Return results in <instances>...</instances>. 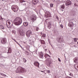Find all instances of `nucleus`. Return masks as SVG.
<instances>
[{
	"instance_id": "1",
	"label": "nucleus",
	"mask_w": 78,
	"mask_h": 78,
	"mask_svg": "<svg viewBox=\"0 0 78 78\" xmlns=\"http://www.w3.org/2000/svg\"><path fill=\"white\" fill-rule=\"evenodd\" d=\"M22 21V19L19 17H16L13 21V23L15 25L19 26L21 23Z\"/></svg>"
},
{
	"instance_id": "2",
	"label": "nucleus",
	"mask_w": 78,
	"mask_h": 78,
	"mask_svg": "<svg viewBox=\"0 0 78 78\" xmlns=\"http://www.w3.org/2000/svg\"><path fill=\"white\" fill-rule=\"evenodd\" d=\"M25 69L22 68V67L19 66L16 71V73H24Z\"/></svg>"
},
{
	"instance_id": "3",
	"label": "nucleus",
	"mask_w": 78,
	"mask_h": 78,
	"mask_svg": "<svg viewBox=\"0 0 78 78\" xmlns=\"http://www.w3.org/2000/svg\"><path fill=\"white\" fill-rule=\"evenodd\" d=\"M11 9L15 12H16L18 11V6L16 5H13L12 6Z\"/></svg>"
},
{
	"instance_id": "4",
	"label": "nucleus",
	"mask_w": 78,
	"mask_h": 78,
	"mask_svg": "<svg viewBox=\"0 0 78 78\" xmlns=\"http://www.w3.org/2000/svg\"><path fill=\"white\" fill-rule=\"evenodd\" d=\"M33 33L32 31L31 30H28L27 31L26 33V35L28 37H30V36L31 35H33Z\"/></svg>"
},
{
	"instance_id": "5",
	"label": "nucleus",
	"mask_w": 78,
	"mask_h": 78,
	"mask_svg": "<svg viewBox=\"0 0 78 78\" xmlns=\"http://www.w3.org/2000/svg\"><path fill=\"white\" fill-rule=\"evenodd\" d=\"M47 61L48 62L47 65L50 67V66H51V63L53 62V60L51 58H49L47 59Z\"/></svg>"
},
{
	"instance_id": "6",
	"label": "nucleus",
	"mask_w": 78,
	"mask_h": 78,
	"mask_svg": "<svg viewBox=\"0 0 78 78\" xmlns=\"http://www.w3.org/2000/svg\"><path fill=\"white\" fill-rule=\"evenodd\" d=\"M36 16L35 15H32L30 17V20L32 22H34L36 20Z\"/></svg>"
},
{
	"instance_id": "7",
	"label": "nucleus",
	"mask_w": 78,
	"mask_h": 78,
	"mask_svg": "<svg viewBox=\"0 0 78 78\" xmlns=\"http://www.w3.org/2000/svg\"><path fill=\"white\" fill-rule=\"evenodd\" d=\"M6 24L7 28H11L13 25V24H12L11 25V23L10 22L8 21H6Z\"/></svg>"
},
{
	"instance_id": "8",
	"label": "nucleus",
	"mask_w": 78,
	"mask_h": 78,
	"mask_svg": "<svg viewBox=\"0 0 78 78\" xmlns=\"http://www.w3.org/2000/svg\"><path fill=\"white\" fill-rule=\"evenodd\" d=\"M6 38H2L1 41V43L2 44H6Z\"/></svg>"
},
{
	"instance_id": "9",
	"label": "nucleus",
	"mask_w": 78,
	"mask_h": 78,
	"mask_svg": "<svg viewBox=\"0 0 78 78\" xmlns=\"http://www.w3.org/2000/svg\"><path fill=\"white\" fill-rule=\"evenodd\" d=\"M18 34L19 35L21 36H25V32L23 31H21L20 30H19L18 31Z\"/></svg>"
},
{
	"instance_id": "10",
	"label": "nucleus",
	"mask_w": 78,
	"mask_h": 78,
	"mask_svg": "<svg viewBox=\"0 0 78 78\" xmlns=\"http://www.w3.org/2000/svg\"><path fill=\"white\" fill-rule=\"evenodd\" d=\"M34 40H35L34 38L30 37V41L31 42V43H30V44L31 45H34Z\"/></svg>"
},
{
	"instance_id": "11",
	"label": "nucleus",
	"mask_w": 78,
	"mask_h": 78,
	"mask_svg": "<svg viewBox=\"0 0 78 78\" xmlns=\"http://www.w3.org/2000/svg\"><path fill=\"white\" fill-rule=\"evenodd\" d=\"M34 64L36 67H37L39 68V63L38 62L36 61H35L34 63Z\"/></svg>"
},
{
	"instance_id": "12",
	"label": "nucleus",
	"mask_w": 78,
	"mask_h": 78,
	"mask_svg": "<svg viewBox=\"0 0 78 78\" xmlns=\"http://www.w3.org/2000/svg\"><path fill=\"white\" fill-rule=\"evenodd\" d=\"M39 56L40 58H43L44 57V53L42 52H40L39 54Z\"/></svg>"
},
{
	"instance_id": "13",
	"label": "nucleus",
	"mask_w": 78,
	"mask_h": 78,
	"mask_svg": "<svg viewBox=\"0 0 78 78\" xmlns=\"http://www.w3.org/2000/svg\"><path fill=\"white\" fill-rule=\"evenodd\" d=\"M65 3L66 6H69L72 4V2L70 1H67Z\"/></svg>"
},
{
	"instance_id": "14",
	"label": "nucleus",
	"mask_w": 78,
	"mask_h": 78,
	"mask_svg": "<svg viewBox=\"0 0 78 78\" xmlns=\"http://www.w3.org/2000/svg\"><path fill=\"white\" fill-rule=\"evenodd\" d=\"M63 39L61 38V37H60L58 40V41L59 43H61V42H63Z\"/></svg>"
},
{
	"instance_id": "15",
	"label": "nucleus",
	"mask_w": 78,
	"mask_h": 78,
	"mask_svg": "<svg viewBox=\"0 0 78 78\" xmlns=\"http://www.w3.org/2000/svg\"><path fill=\"white\" fill-rule=\"evenodd\" d=\"M38 2H39V1H38V0H32V3L33 5H36V4H37Z\"/></svg>"
},
{
	"instance_id": "16",
	"label": "nucleus",
	"mask_w": 78,
	"mask_h": 78,
	"mask_svg": "<svg viewBox=\"0 0 78 78\" xmlns=\"http://www.w3.org/2000/svg\"><path fill=\"white\" fill-rule=\"evenodd\" d=\"M46 16H47V17H50L51 14L49 12L47 11L45 13Z\"/></svg>"
},
{
	"instance_id": "17",
	"label": "nucleus",
	"mask_w": 78,
	"mask_h": 78,
	"mask_svg": "<svg viewBox=\"0 0 78 78\" xmlns=\"http://www.w3.org/2000/svg\"><path fill=\"white\" fill-rule=\"evenodd\" d=\"M25 1L23 0H21L20 1V3H21V4L23 5H26V4L25 2Z\"/></svg>"
},
{
	"instance_id": "18",
	"label": "nucleus",
	"mask_w": 78,
	"mask_h": 78,
	"mask_svg": "<svg viewBox=\"0 0 78 78\" xmlns=\"http://www.w3.org/2000/svg\"><path fill=\"white\" fill-rule=\"evenodd\" d=\"M73 25V22H69L68 24V26L69 27H72V24Z\"/></svg>"
},
{
	"instance_id": "19",
	"label": "nucleus",
	"mask_w": 78,
	"mask_h": 78,
	"mask_svg": "<svg viewBox=\"0 0 78 78\" xmlns=\"http://www.w3.org/2000/svg\"><path fill=\"white\" fill-rule=\"evenodd\" d=\"M73 61H74V62L76 63V62H77V61H78V58L77 57H76L74 58Z\"/></svg>"
},
{
	"instance_id": "20",
	"label": "nucleus",
	"mask_w": 78,
	"mask_h": 78,
	"mask_svg": "<svg viewBox=\"0 0 78 78\" xmlns=\"http://www.w3.org/2000/svg\"><path fill=\"white\" fill-rule=\"evenodd\" d=\"M11 48H9L8 49L7 53H11Z\"/></svg>"
},
{
	"instance_id": "21",
	"label": "nucleus",
	"mask_w": 78,
	"mask_h": 78,
	"mask_svg": "<svg viewBox=\"0 0 78 78\" xmlns=\"http://www.w3.org/2000/svg\"><path fill=\"white\" fill-rule=\"evenodd\" d=\"M23 25L25 27H27L28 25V23L27 22H25L23 23Z\"/></svg>"
},
{
	"instance_id": "22",
	"label": "nucleus",
	"mask_w": 78,
	"mask_h": 78,
	"mask_svg": "<svg viewBox=\"0 0 78 78\" xmlns=\"http://www.w3.org/2000/svg\"><path fill=\"white\" fill-rule=\"evenodd\" d=\"M48 56H49V57H50V56L49 55H48V54H45V55H44V57H45V58H47L48 57Z\"/></svg>"
},
{
	"instance_id": "23",
	"label": "nucleus",
	"mask_w": 78,
	"mask_h": 78,
	"mask_svg": "<svg viewBox=\"0 0 78 78\" xmlns=\"http://www.w3.org/2000/svg\"><path fill=\"white\" fill-rule=\"evenodd\" d=\"M41 44H43V45H45V42L44 41L41 40Z\"/></svg>"
},
{
	"instance_id": "24",
	"label": "nucleus",
	"mask_w": 78,
	"mask_h": 78,
	"mask_svg": "<svg viewBox=\"0 0 78 78\" xmlns=\"http://www.w3.org/2000/svg\"><path fill=\"white\" fill-rule=\"evenodd\" d=\"M51 22H50L48 23V28H50L51 27Z\"/></svg>"
},
{
	"instance_id": "25",
	"label": "nucleus",
	"mask_w": 78,
	"mask_h": 78,
	"mask_svg": "<svg viewBox=\"0 0 78 78\" xmlns=\"http://www.w3.org/2000/svg\"><path fill=\"white\" fill-rule=\"evenodd\" d=\"M41 34L42 35V37H45V34H42V33H41Z\"/></svg>"
},
{
	"instance_id": "26",
	"label": "nucleus",
	"mask_w": 78,
	"mask_h": 78,
	"mask_svg": "<svg viewBox=\"0 0 78 78\" xmlns=\"http://www.w3.org/2000/svg\"><path fill=\"white\" fill-rule=\"evenodd\" d=\"M61 8L62 9H64V8H65V5H64V4H63L61 6Z\"/></svg>"
},
{
	"instance_id": "27",
	"label": "nucleus",
	"mask_w": 78,
	"mask_h": 78,
	"mask_svg": "<svg viewBox=\"0 0 78 78\" xmlns=\"http://www.w3.org/2000/svg\"><path fill=\"white\" fill-rule=\"evenodd\" d=\"M23 59L24 62H25H25H26L27 61V60H26V59L25 58H23Z\"/></svg>"
},
{
	"instance_id": "28",
	"label": "nucleus",
	"mask_w": 78,
	"mask_h": 78,
	"mask_svg": "<svg viewBox=\"0 0 78 78\" xmlns=\"http://www.w3.org/2000/svg\"><path fill=\"white\" fill-rule=\"evenodd\" d=\"M69 75L71 76H72L73 77H74V76H73V74L72 73H70L69 74Z\"/></svg>"
},
{
	"instance_id": "29",
	"label": "nucleus",
	"mask_w": 78,
	"mask_h": 78,
	"mask_svg": "<svg viewBox=\"0 0 78 78\" xmlns=\"http://www.w3.org/2000/svg\"><path fill=\"white\" fill-rule=\"evenodd\" d=\"M0 27L2 28V30H3L4 28V27L3 26H2V25H0Z\"/></svg>"
},
{
	"instance_id": "30",
	"label": "nucleus",
	"mask_w": 78,
	"mask_h": 78,
	"mask_svg": "<svg viewBox=\"0 0 78 78\" xmlns=\"http://www.w3.org/2000/svg\"><path fill=\"white\" fill-rule=\"evenodd\" d=\"M12 33H14L15 34H16V31H15V30H12Z\"/></svg>"
},
{
	"instance_id": "31",
	"label": "nucleus",
	"mask_w": 78,
	"mask_h": 78,
	"mask_svg": "<svg viewBox=\"0 0 78 78\" xmlns=\"http://www.w3.org/2000/svg\"><path fill=\"white\" fill-rule=\"evenodd\" d=\"M73 39L74 40V42H77V38H73Z\"/></svg>"
},
{
	"instance_id": "32",
	"label": "nucleus",
	"mask_w": 78,
	"mask_h": 78,
	"mask_svg": "<svg viewBox=\"0 0 78 78\" xmlns=\"http://www.w3.org/2000/svg\"><path fill=\"white\" fill-rule=\"evenodd\" d=\"M46 71L47 73H50V70H46Z\"/></svg>"
},
{
	"instance_id": "33",
	"label": "nucleus",
	"mask_w": 78,
	"mask_h": 78,
	"mask_svg": "<svg viewBox=\"0 0 78 78\" xmlns=\"http://www.w3.org/2000/svg\"><path fill=\"white\" fill-rule=\"evenodd\" d=\"M39 28L38 27H37L36 28V31H39Z\"/></svg>"
},
{
	"instance_id": "34",
	"label": "nucleus",
	"mask_w": 78,
	"mask_h": 78,
	"mask_svg": "<svg viewBox=\"0 0 78 78\" xmlns=\"http://www.w3.org/2000/svg\"><path fill=\"white\" fill-rule=\"evenodd\" d=\"M74 5L75 6L74 7H78V6H77V5H76V4L75 3L74 4Z\"/></svg>"
},
{
	"instance_id": "35",
	"label": "nucleus",
	"mask_w": 78,
	"mask_h": 78,
	"mask_svg": "<svg viewBox=\"0 0 78 78\" xmlns=\"http://www.w3.org/2000/svg\"><path fill=\"white\" fill-rule=\"evenodd\" d=\"M50 6L51 7H53V4H50Z\"/></svg>"
},
{
	"instance_id": "36",
	"label": "nucleus",
	"mask_w": 78,
	"mask_h": 78,
	"mask_svg": "<svg viewBox=\"0 0 78 78\" xmlns=\"http://www.w3.org/2000/svg\"><path fill=\"white\" fill-rule=\"evenodd\" d=\"M71 14H73L74 12H73V10H71Z\"/></svg>"
},
{
	"instance_id": "37",
	"label": "nucleus",
	"mask_w": 78,
	"mask_h": 78,
	"mask_svg": "<svg viewBox=\"0 0 78 78\" xmlns=\"http://www.w3.org/2000/svg\"><path fill=\"white\" fill-rule=\"evenodd\" d=\"M56 18L57 20H59V17H58L57 16H56Z\"/></svg>"
},
{
	"instance_id": "38",
	"label": "nucleus",
	"mask_w": 78,
	"mask_h": 78,
	"mask_svg": "<svg viewBox=\"0 0 78 78\" xmlns=\"http://www.w3.org/2000/svg\"><path fill=\"white\" fill-rule=\"evenodd\" d=\"M60 27H61V28H63V25H62V24H61Z\"/></svg>"
},
{
	"instance_id": "39",
	"label": "nucleus",
	"mask_w": 78,
	"mask_h": 78,
	"mask_svg": "<svg viewBox=\"0 0 78 78\" xmlns=\"http://www.w3.org/2000/svg\"><path fill=\"white\" fill-rule=\"evenodd\" d=\"M2 76H3L5 77V76H6V75L5 74H3V75H2Z\"/></svg>"
},
{
	"instance_id": "40",
	"label": "nucleus",
	"mask_w": 78,
	"mask_h": 78,
	"mask_svg": "<svg viewBox=\"0 0 78 78\" xmlns=\"http://www.w3.org/2000/svg\"><path fill=\"white\" fill-rule=\"evenodd\" d=\"M20 28H23V25H22L20 27Z\"/></svg>"
},
{
	"instance_id": "41",
	"label": "nucleus",
	"mask_w": 78,
	"mask_h": 78,
	"mask_svg": "<svg viewBox=\"0 0 78 78\" xmlns=\"http://www.w3.org/2000/svg\"><path fill=\"white\" fill-rule=\"evenodd\" d=\"M1 19H3L2 18V17L0 16V20H1Z\"/></svg>"
},
{
	"instance_id": "42",
	"label": "nucleus",
	"mask_w": 78,
	"mask_h": 78,
	"mask_svg": "<svg viewBox=\"0 0 78 78\" xmlns=\"http://www.w3.org/2000/svg\"><path fill=\"white\" fill-rule=\"evenodd\" d=\"M58 60L59 61V62H61V60H60V58H58Z\"/></svg>"
},
{
	"instance_id": "43",
	"label": "nucleus",
	"mask_w": 78,
	"mask_h": 78,
	"mask_svg": "<svg viewBox=\"0 0 78 78\" xmlns=\"http://www.w3.org/2000/svg\"><path fill=\"white\" fill-rule=\"evenodd\" d=\"M14 41H15V42H16V44H18V42H17V41H16V40H14Z\"/></svg>"
},
{
	"instance_id": "44",
	"label": "nucleus",
	"mask_w": 78,
	"mask_h": 78,
	"mask_svg": "<svg viewBox=\"0 0 78 78\" xmlns=\"http://www.w3.org/2000/svg\"><path fill=\"white\" fill-rule=\"evenodd\" d=\"M3 73H0V75H2V76H3Z\"/></svg>"
},
{
	"instance_id": "45",
	"label": "nucleus",
	"mask_w": 78,
	"mask_h": 78,
	"mask_svg": "<svg viewBox=\"0 0 78 78\" xmlns=\"http://www.w3.org/2000/svg\"><path fill=\"white\" fill-rule=\"evenodd\" d=\"M22 48V50H24V48H23L22 47V48Z\"/></svg>"
},
{
	"instance_id": "46",
	"label": "nucleus",
	"mask_w": 78,
	"mask_h": 78,
	"mask_svg": "<svg viewBox=\"0 0 78 78\" xmlns=\"http://www.w3.org/2000/svg\"><path fill=\"white\" fill-rule=\"evenodd\" d=\"M67 78H72V77H70L69 76H68Z\"/></svg>"
},
{
	"instance_id": "47",
	"label": "nucleus",
	"mask_w": 78,
	"mask_h": 78,
	"mask_svg": "<svg viewBox=\"0 0 78 78\" xmlns=\"http://www.w3.org/2000/svg\"><path fill=\"white\" fill-rule=\"evenodd\" d=\"M75 65H74V68L75 69H76V67H75Z\"/></svg>"
},
{
	"instance_id": "48",
	"label": "nucleus",
	"mask_w": 78,
	"mask_h": 78,
	"mask_svg": "<svg viewBox=\"0 0 78 78\" xmlns=\"http://www.w3.org/2000/svg\"><path fill=\"white\" fill-rule=\"evenodd\" d=\"M75 65H74V68L75 69H76V67H75Z\"/></svg>"
},
{
	"instance_id": "49",
	"label": "nucleus",
	"mask_w": 78,
	"mask_h": 78,
	"mask_svg": "<svg viewBox=\"0 0 78 78\" xmlns=\"http://www.w3.org/2000/svg\"><path fill=\"white\" fill-rule=\"evenodd\" d=\"M41 72H43V73H44V71H41Z\"/></svg>"
},
{
	"instance_id": "50",
	"label": "nucleus",
	"mask_w": 78,
	"mask_h": 78,
	"mask_svg": "<svg viewBox=\"0 0 78 78\" xmlns=\"http://www.w3.org/2000/svg\"><path fill=\"white\" fill-rule=\"evenodd\" d=\"M74 47H77L75 45H74Z\"/></svg>"
},
{
	"instance_id": "51",
	"label": "nucleus",
	"mask_w": 78,
	"mask_h": 78,
	"mask_svg": "<svg viewBox=\"0 0 78 78\" xmlns=\"http://www.w3.org/2000/svg\"><path fill=\"white\" fill-rule=\"evenodd\" d=\"M17 44H18L19 45H20V44H19V43H17Z\"/></svg>"
},
{
	"instance_id": "52",
	"label": "nucleus",
	"mask_w": 78,
	"mask_h": 78,
	"mask_svg": "<svg viewBox=\"0 0 78 78\" xmlns=\"http://www.w3.org/2000/svg\"><path fill=\"white\" fill-rule=\"evenodd\" d=\"M47 49H45V51H47Z\"/></svg>"
},
{
	"instance_id": "53",
	"label": "nucleus",
	"mask_w": 78,
	"mask_h": 78,
	"mask_svg": "<svg viewBox=\"0 0 78 78\" xmlns=\"http://www.w3.org/2000/svg\"><path fill=\"white\" fill-rule=\"evenodd\" d=\"M12 40H13L14 41L15 40V39H14L13 38H12Z\"/></svg>"
},
{
	"instance_id": "54",
	"label": "nucleus",
	"mask_w": 78,
	"mask_h": 78,
	"mask_svg": "<svg viewBox=\"0 0 78 78\" xmlns=\"http://www.w3.org/2000/svg\"><path fill=\"white\" fill-rule=\"evenodd\" d=\"M54 78H57L56 77V76H55Z\"/></svg>"
},
{
	"instance_id": "55",
	"label": "nucleus",
	"mask_w": 78,
	"mask_h": 78,
	"mask_svg": "<svg viewBox=\"0 0 78 78\" xmlns=\"http://www.w3.org/2000/svg\"><path fill=\"white\" fill-rule=\"evenodd\" d=\"M20 47L21 48H22V47L21 45H20Z\"/></svg>"
},
{
	"instance_id": "56",
	"label": "nucleus",
	"mask_w": 78,
	"mask_h": 78,
	"mask_svg": "<svg viewBox=\"0 0 78 78\" xmlns=\"http://www.w3.org/2000/svg\"><path fill=\"white\" fill-rule=\"evenodd\" d=\"M61 11H64V10H63V9H61Z\"/></svg>"
},
{
	"instance_id": "57",
	"label": "nucleus",
	"mask_w": 78,
	"mask_h": 78,
	"mask_svg": "<svg viewBox=\"0 0 78 78\" xmlns=\"http://www.w3.org/2000/svg\"><path fill=\"white\" fill-rule=\"evenodd\" d=\"M47 5H48V4H47V3L46 4V6H47Z\"/></svg>"
},
{
	"instance_id": "58",
	"label": "nucleus",
	"mask_w": 78,
	"mask_h": 78,
	"mask_svg": "<svg viewBox=\"0 0 78 78\" xmlns=\"http://www.w3.org/2000/svg\"><path fill=\"white\" fill-rule=\"evenodd\" d=\"M26 53H28V51H26Z\"/></svg>"
},
{
	"instance_id": "59",
	"label": "nucleus",
	"mask_w": 78,
	"mask_h": 78,
	"mask_svg": "<svg viewBox=\"0 0 78 78\" xmlns=\"http://www.w3.org/2000/svg\"><path fill=\"white\" fill-rule=\"evenodd\" d=\"M51 45V47H52V48H53V46H52V45Z\"/></svg>"
},
{
	"instance_id": "60",
	"label": "nucleus",
	"mask_w": 78,
	"mask_h": 78,
	"mask_svg": "<svg viewBox=\"0 0 78 78\" xmlns=\"http://www.w3.org/2000/svg\"><path fill=\"white\" fill-rule=\"evenodd\" d=\"M49 52V53L50 54L51 53H50V52Z\"/></svg>"
},
{
	"instance_id": "61",
	"label": "nucleus",
	"mask_w": 78,
	"mask_h": 78,
	"mask_svg": "<svg viewBox=\"0 0 78 78\" xmlns=\"http://www.w3.org/2000/svg\"><path fill=\"white\" fill-rule=\"evenodd\" d=\"M4 53H6V51L4 52Z\"/></svg>"
},
{
	"instance_id": "62",
	"label": "nucleus",
	"mask_w": 78,
	"mask_h": 78,
	"mask_svg": "<svg viewBox=\"0 0 78 78\" xmlns=\"http://www.w3.org/2000/svg\"><path fill=\"white\" fill-rule=\"evenodd\" d=\"M2 2H3V0H2Z\"/></svg>"
},
{
	"instance_id": "63",
	"label": "nucleus",
	"mask_w": 78,
	"mask_h": 78,
	"mask_svg": "<svg viewBox=\"0 0 78 78\" xmlns=\"http://www.w3.org/2000/svg\"><path fill=\"white\" fill-rule=\"evenodd\" d=\"M75 67H76V65H75Z\"/></svg>"
},
{
	"instance_id": "64",
	"label": "nucleus",
	"mask_w": 78,
	"mask_h": 78,
	"mask_svg": "<svg viewBox=\"0 0 78 78\" xmlns=\"http://www.w3.org/2000/svg\"><path fill=\"white\" fill-rule=\"evenodd\" d=\"M77 44H78V42H77Z\"/></svg>"
}]
</instances>
